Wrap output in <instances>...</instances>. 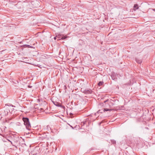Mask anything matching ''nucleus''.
Returning a JSON list of instances; mask_svg holds the SVG:
<instances>
[{
    "label": "nucleus",
    "instance_id": "nucleus-2",
    "mask_svg": "<svg viewBox=\"0 0 155 155\" xmlns=\"http://www.w3.org/2000/svg\"><path fill=\"white\" fill-rule=\"evenodd\" d=\"M4 114L6 116L8 115V113L10 112V109L11 108L10 106L8 105L7 106L5 105V107H4Z\"/></svg>",
    "mask_w": 155,
    "mask_h": 155
},
{
    "label": "nucleus",
    "instance_id": "nucleus-18",
    "mask_svg": "<svg viewBox=\"0 0 155 155\" xmlns=\"http://www.w3.org/2000/svg\"><path fill=\"white\" fill-rule=\"evenodd\" d=\"M71 127L73 128V129H74V128H75L76 127H73L72 126H71Z\"/></svg>",
    "mask_w": 155,
    "mask_h": 155
},
{
    "label": "nucleus",
    "instance_id": "nucleus-16",
    "mask_svg": "<svg viewBox=\"0 0 155 155\" xmlns=\"http://www.w3.org/2000/svg\"><path fill=\"white\" fill-rule=\"evenodd\" d=\"M25 45L26 46V47H28V48H30V47H31V46L30 45Z\"/></svg>",
    "mask_w": 155,
    "mask_h": 155
},
{
    "label": "nucleus",
    "instance_id": "nucleus-9",
    "mask_svg": "<svg viewBox=\"0 0 155 155\" xmlns=\"http://www.w3.org/2000/svg\"><path fill=\"white\" fill-rule=\"evenodd\" d=\"M104 83V82L102 81H100L98 83V85L99 86H102L103 85V84Z\"/></svg>",
    "mask_w": 155,
    "mask_h": 155
},
{
    "label": "nucleus",
    "instance_id": "nucleus-22",
    "mask_svg": "<svg viewBox=\"0 0 155 155\" xmlns=\"http://www.w3.org/2000/svg\"><path fill=\"white\" fill-rule=\"evenodd\" d=\"M18 4H16V5H15V6L18 7Z\"/></svg>",
    "mask_w": 155,
    "mask_h": 155
},
{
    "label": "nucleus",
    "instance_id": "nucleus-14",
    "mask_svg": "<svg viewBox=\"0 0 155 155\" xmlns=\"http://www.w3.org/2000/svg\"><path fill=\"white\" fill-rule=\"evenodd\" d=\"M61 35H58V36H57V38H58V40H59L61 39Z\"/></svg>",
    "mask_w": 155,
    "mask_h": 155
},
{
    "label": "nucleus",
    "instance_id": "nucleus-7",
    "mask_svg": "<svg viewBox=\"0 0 155 155\" xmlns=\"http://www.w3.org/2000/svg\"><path fill=\"white\" fill-rule=\"evenodd\" d=\"M135 61L137 63L139 64H141L142 62V60L141 59L137 58H135Z\"/></svg>",
    "mask_w": 155,
    "mask_h": 155
},
{
    "label": "nucleus",
    "instance_id": "nucleus-11",
    "mask_svg": "<svg viewBox=\"0 0 155 155\" xmlns=\"http://www.w3.org/2000/svg\"><path fill=\"white\" fill-rule=\"evenodd\" d=\"M112 79L115 81H116V80H117V78H115V77L114 76V75H111Z\"/></svg>",
    "mask_w": 155,
    "mask_h": 155
},
{
    "label": "nucleus",
    "instance_id": "nucleus-6",
    "mask_svg": "<svg viewBox=\"0 0 155 155\" xmlns=\"http://www.w3.org/2000/svg\"><path fill=\"white\" fill-rule=\"evenodd\" d=\"M39 153V151L36 148L31 152V154L32 155H37Z\"/></svg>",
    "mask_w": 155,
    "mask_h": 155
},
{
    "label": "nucleus",
    "instance_id": "nucleus-3",
    "mask_svg": "<svg viewBox=\"0 0 155 155\" xmlns=\"http://www.w3.org/2000/svg\"><path fill=\"white\" fill-rule=\"evenodd\" d=\"M107 102H108V104L110 108L113 107L114 105V101L113 100H109L107 99L104 101V103H106Z\"/></svg>",
    "mask_w": 155,
    "mask_h": 155
},
{
    "label": "nucleus",
    "instance_id": "nucleus-12",
    "mask_svg": "<svg viewBox=\"0 0 155 155\" xmlns=\"http://www.w3.org/2000/svg\"><path fill=\"white\" fill-rule=\"evenodd\" d=\"M111 143L113 144H115L116 143V141L114 140H111Z\"/></svg>",
    "mask_w": 155,
    "mask_h": 155
},
{
    "label": "nucleus",
    "instance_id": "nucleus-13",
    "mask_svg": "<svg viewBox=\"0 0 155 155\" xmlns=\"http://www.w3.org/2000/svg\"><path fill=\"white\" fill-rule=\"evenodd\" d=\"M67 38V36H61V39H62V40L66 38Z\"/></svg>",
    "mask_w": 155,
    "mask_h": 155
},
{
    "label": "nucleus",
    "instance_id": "nucleus-8",
    "mask_svg": "<svg viewBox=\"0 0 155 155\" xmlns=\"http://www.w3.org/2000/svg\"><path fill=\"white\" fill-rule=\"evenodd\" d=\"M139 7L137 4H135L134 6L133 9L134 10L136 11V10L138 9Z\"/></svg>",
    "mask_w": 155,
    "mask_h": 155
},
{
    "label": "nucleus",
    "instance_id": "nucleus-5",
    "mask_svg": "<svg viewBox=\"0 0 155 155\" xmlns=\"http://www.w3.org/2000/svg\"><path fill=\"white\" fill-rule=\"evenodd\" d=\"M53 104L57 107H60L63 108H64V107L62 105L61 103H58L57 101H53Z\"/></svg>",
    "mask_w": 155,
    "mask_h": 155
},
{
    "label": "nucleus",
    "instance_id": "nucleus-21",
    "mask_svg": "<svg viewBox=\"0 0 155 155\" xmlns=\"http://www.w3.org/2000/svg\"><path fill=\"white\" fill-rule=\"evenodd\" d=\"M102 123V122H101L99 123V125H101V124Z\"/></svg>",
    "mask_w": 155,
    "mask_h": 155
},
{
    "label": "nucleus",
    "instance_id": "nucleus-1",
    "mask_svg": "<svg viewBox=\"0 0 155 155\" xmlns=\"http://www.w3.org/2000/svg\"><path fill=\"white\" fill-rule=\"evenodd\" d=\"M22 120L24 122V124L26 126V129L28 130H30L31 127L29 121V119L28 117H23Z\"/></svg>",
    "mask_w": 155,
    "mask_h": 155
},
{
    "label": "nucleus",
    "instance_id": "nucleus-4",
    "mask_svg": "<svg viewBox=\"0 0 155 155\" xmlns=\"http://www.w3.org/2000/svg\"><path fill=\"white\" fill-rule=\"evenodd\" d=\"M81 91L84 94H91L92 92V91L91 89L88 90L87 89H85L84 90L83 88L81 89Z\"/></svg>",
    "mask_w": 155,
    "mask_h": 155
},
{
    "label": "nucleus",
    "instance_id": "nucleus-15",
    "mask_svg": "<svg viewBox=\"0 0 155 155\" xmlns=\"http://www.w3.org/2000/svg\"><path fill=\"white\" fill-rule=\"evenodd\" d=\"M104 109L99 110L97 112V113H102L104 112Z\"/></svg>",
    "mask_w": 155,
    "mask_h": 155
},
{
    "label": "nucleus",
    "instance_id": "nucleus-20",
    "mask_svg": "<svg viewBox=\"0 0 155 155\" xmlns=\"http://www.w3.org/2000/svg\"><path fill=\"white\" fill-rule=\"evenodd\" d=\"M57 36H56V37H54V39H56L57 38Z\"/></svg>",
    "mask_w": 155,
    "mask_h": 155
},
{
    "label": "nucleus",
    "instance_id": "nucleus-23",
    "mask_svg": "<svg viewBox=\"0 0 155 155\" xmlns=\"http://www.w3.org/2000/svg\"><path fill=\"white\" fill-rule=\"evenodd\" d=\"M41 110H43V109L42 108H41Z\"/></svg>",
    "mask_w": 155,
    "mask_h": 155
},
{
    "label": "nucleus",
    "instance_id": "nucleus-10",
    "mask_svg": "<svg viewBox=\"0 0 155 155\" xmlns=\"http://www.w3.org/2000/svg\"><path fill=\"white\" fill-rule=\"evenodd\" d=\"M113 110V109H109L105 108L103 110H104V112L105 111H111Z\"/></svg>",
    "mask_w": 155,
    "mask_h": 155
},
{
    "label": "nucleus",
    "instance_id": "nucleus-19",
    "mask_svg": "<svg viewBox=\"0 0 155 155\" xmlns=\"http://www.w3.org/2000/svg\"><path fill=\"white\" fill-rule=\"evenodd\" d=\"M71 127L73 128V129H74V128H75L76 127H73L72 126H71Z\"/></svg>",
    "mask_w": 155,
    "mask_h": 155
},
{
    "label": "nucleus",
    "instance_id": "nucleus-17",
    "mask_svg": "<svg viewBox=\"0 0 155 155\" xmlns=\"http://www.w3.org/2000/svg\"><path fill=\"white\" fill-rule=\"evenodd\" d=\"M28 87H29V88H31L32 87V86H30V85H28Z\"/></svg>",
    "mask_w": 155,
    "mask_h": 155
}]
</instances>
